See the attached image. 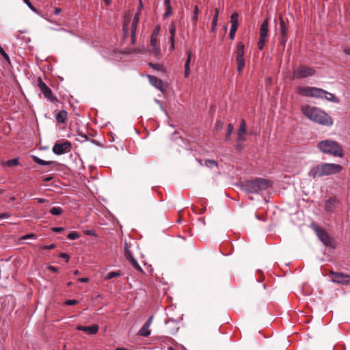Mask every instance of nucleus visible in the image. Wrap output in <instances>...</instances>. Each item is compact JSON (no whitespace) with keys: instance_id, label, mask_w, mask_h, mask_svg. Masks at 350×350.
Masks as SVG:
<instances>
[{"instance_id":"obj_46","label":"nucleus","mask_w":350,"mask_h":350,"mask_svg":"<svg viewBox=\"0 0 350 350\" xmlns=\"http://www.w3.org/2000/svg\"><path fill=\"white\" fill-rule=\"evenodd\" d=\"M10 217V215L8 213H2L0 214V219H7Z\"/></svg>"},{"instance_id":"obj_38","label":"nucleus","mask_w":350,"mask_h":350,"mask_svg":"<svg viewBox=\"0 0 350 350\" xmlns=\"http://www.w3.org/2000/svg\"><path fill=\"white\" fill-rule=\"evenodd\" d=\"M234 127L232 124H228L226 132V139H228L233 132Z\"/></svg>"},{"instance_id":"obj_28","label":"nucleus","mask_w":350,"mask_h":350,"mask_svg":"<svg viewBox=\"0 0 350 350\" xmlns=\"http://www.w3.org/2000/svg\"><path fill=\"white\" fill-rule=\"evenodd\" d=\"M237 63V71L241 72L243 67L245 66V60L243 58H236Z\"/></svg>"},{"instance_id":"obj_26","label":"nucleus","mask_w":350,"mask_h":350,"mask_svg":"<svg viewBox=\"0 0 350 350\" xmlns=\"http://www.w3.org/2000/svg\"><path fill=\"white\" fill-rule=\"evenodd\" d=\"M170 42H171V47L172 49H174V37H175V33H176V28L174 25H172L170 28Z\"/></svg>"},{"instance_id":"obj_6","label":"nucleus","mask_w":350,"mask_h":350,"mask_svg":"<svg viewBox=\"0 0 350 350\" xmlns=\"http://www.w3.org/2000/svg\"><path fill=\"white\" fill-rule=\"evenodd\" d=\"M315 74L314 69L306 66H299L293 71V77L295 79H304L312 77Z\"/></svg>"},{"instance_id":"obj_15","label":"nucleus","mask_w":350,"mask_h":350,"mask_svg":"<svg viewBox=\"0 0 350 350\" xmlns=\"http://www.w3.org/2000/svg\"><path fill=\"white\" fill-rule=\"evenodd\" d=\"M150 83L158 90H161L163 87L162 81L157 77L148 75Z\"/></svg>"},{"instance_id":"obj_39","label":"nucleus","mask_w":350,"mask_h":350,"mask_svg":"<svg viewBox=\"0 0 350 350\" xmlns=\"http://www.w3.org/2000/svg\"><path fill=\"white\" fill-rule=\"evenodd\" d=\"M265 38H262V37H260V38H259V40L258 42V46L260 50H262L265 46Z\"/></svg>"},{"instance_id":"obj_34","label":"nucleus","mask_w":350,"mask_h":350,"mask_svg":"<svg viewBox=\"0 0 350 350\" xmlns=\"http://www.w3.org/2000/svg\"><path fill=\"white\" fill-rule=\"evenodd\" d=\"M205 165L211 169L213 168L214 167L217 166V163L215 160L213 159H206L205 161Z\"/></svg>"},{"instance_id":"obj_16","label":"nucleus","mask_w":350,"mask_h":350,"mask_svg":"<svg viewBox=\"0 0 350 350\" xmlns=\"http://www.w3.org/2000/svg\"><path fill=\"white\" fill-rule=\"evenodd\" d=\"M186 53H187V59H186V62L185 64L184 77L185 78H187L190 75V73H191L190 63H191V51H187Z\"/></svg>"},{"instance_id":"obj_35","label":"nucleus","mask_w":350,"mask_h":350,"mask_svg":"<svg viewBox=\"0 0 350 350\" xmlns=\"http://www.w3.org/2000/svg\"><path fill=\"white\" fill-rule=\"evenodd\" d=\"M23 1L32 12L39 14L38 10L31 4L29 0H23Z\"/></svg>"},{"instance_id":"obj_7","label":"nucleus","mask_w":350,"mask_h":350,"mask_svg":"<svg viewBox=\"0 0 350 350\" xmlns=\"http://www.w3.org/2000/svg\"><path fill=\"white\" fill-rule=\"evenodd\" d=\"M37 85L44 94V97L51 102L53 103L57 100L56 97L53 94L51 90L46 85L40 77L38 79Z\"/></svg>"},{"instance_id":"obj_31","label":"nucleus","mask_w":350,"mask_h":350,"mask_svg":"<svg viewBox=\"0 0 350 350\" xmlns=\"http://www.w3.org/2000/svg\"><path fill=\"white\" fill-rule=\"evenodd\" d=\"M18 165H19V161H18V158L10 159L5 162V165L7 167L16 166Z\"/></svg>"},{"instance_id":"obj_24","label":"nucleus","mask_w":350,"mask_h":350,"mask_svg":"<svg viewBox=\"0 0 350 350\" xmlns=\"http://www.w3.org/2000/svg\"><path fill=\"white\" fill-rule=\"evenodd\" d=\"M218 16H219V10L217 8H216L215 10V14L213 16V21H212V27H211L212 31H215L216 30L217 25Z\"/></svg>"},{"instance_id":"obj_29","label":"nucleus","mask_w":350,"mask_h":350,"mask_svg":"<svg viewBox=\"0 0 350 350\" xmlns=\"http://www.w3.org/2000/svg\"><path fill=\"white\" fill-rule=\"evenodd\" d=\"M49 213L53 215H59L62 213V208L59 206H54L49 210Z\"/></svg>"},{"instance_id":"obj_54","label":"nucleus","mask_w":350,"mask_h":350,"mask_svg":"<svg viewBox=\"0 0 350 350\" xmlns=\"http://www.w3.org/2000/svg\"><path fill=\"white\" fill-rule=\"evenodd\" d=\"M344 53L350 56V46L344 49Z\"/></svg>"},{"instance_id":"obj_47","label":"nucleus","mask_w":350,"mask_h":350,"mask_svg":"<svg viewBox=\"0 0 350 350\" xmlns=\"http://www.w3.org/2000/svg\"><path fill=\"white\" fill-rule=\"evenodd\" d=\"M48 269L51 271H53V272H55V273H57L59 271L58 267H54V266H49L48 267Z\"/></svg>"},{"instance_id":"obj_60","label":"nucleus","mask_w":350,"mask_h":350,"mask_svg":"<svg viewBox=\"0 0 350 350\" xmlns=\"http://www.w3.org/2000/svg\"><path fill=\"white\" fill-rule=\"evenodd\" d=\"M154 101H155L157 104L160 105L161 108L163 109V107H162V105H161V101H160L159 100L157 99V98H155Z\"/></svg>"},{"instance_id":"obj_37","label":"nucleus","mask_w":350,"mask_h":350,"mask_svg":"<svg viewBox=\"0 0 350 350\" xmlns=\"http://www.w3.org/2000/svg\"><path fill=\"white\" fill-rule=\"evenodd\" d=\"M237 29L238 28L234 27H230V33H229V38L230 40H233L234 39Z\"/></svg>"},{"instance_id":"obj_55","label":"nucleus","mask_w":350,"mask_h":350,"mask_svg":"<svg viewBox=\"0 0 350 350\" xmlns=\"http://www.w3.org/2000/svg\"><path fill=\"white\" fill-rule=\"evenodd\" d=\"M27 238L36 239V235L34 234H27V235L24 237V239H27Z\"/></svg>"},{"instance_id":"obj_5","label":"nucleus","mask_w":350,"mask_h":350,"mask_svg":"<svg viewBox=\"0 0 350 350\" xmlns=\"http://www.w3.org/2000/svg\"><path fill=\"white\" fill-rule=\"evenodd\" d=\"M319 150L326 154L342 158L344 156V151L342 146L337 142L332 139L320 141L317 144Z\"/></svg>"},{"instance_id":"obj_18","label":"nucleus","mask_w":350,"mask_h":350,"mask_svg":"<svg viewBox=\"0 0 350 350\" xmlns=\"http://www.w3.org/2000/svg\"><path fill=\"white\" fill-rule=\"evenodd\" d=\"M269 22L267 19L264 20L260 28V37L266 38L268 33Z\"/></svg>"},{"instance_id":"obj_41","label":"nucleus","mask_w":350,"mask_h":350,"mask_svg":"<svg viewBox=\"0 0 350 350\" xmlns=\"http://www.w3.org/2000/svg\"><path fill=\"white\" fill-rule=\"evenodd\" d=\"M78 303V301L76 299H68L66 301V304L68 306H73Z\"/></svg>"},{"instance_id":"obj_33","label":"nucleus","mask_w":350,"mask_h":350,"mask_svg":"<svg viewBox=\"0 0 350 350\" xmlns=\"http://www.w3.org/2000/svg\"><path fill=\"white\" fill-rule=\"evenodd\" d=\"M200 12V10H199V8L197 5H195L194 6V10H193V16L191 17V21L193 23H196L198 19V14Z\"/></svg>"},{"instance_id":"obj_17","label":"nucleus","mask_w":350,"mask_h":350,"mask_svg":"<svg viewBox=\"0 0 350 350\" xmlns=\"http://www.w3.org/2000/svg\"><path fill=\"white\" fill-rule=\"evenodd\" d=\"M128 256L129 258H126L127 260L129 262L130 265L135 268L136 270H138L139 271H143L142 268L139 265L136 259L134 258L133 255L132 254L131 252H128Z\"/></svg>"},{"instance_id":"obj_42","label":"nucleus","mask_w":350,"mask_h":350,"mask_svg":"<svg viewBox=\"0 0 350 350\" xmlns=\"http://www.w3.org/2000/svg\"><path fill=\"white\" fill-rule=\"evenodd\" d=\"M85 234L89 236H96V234L94 230H87L85 231Z\"/></svg>"},{"instance_id":"obj_53","label":"nucleus","mask_w":350,"mask_h":350,"mask_svg":"<svg viewBox=\"0 0 350 350\" xmlns=\"http://www.w3.org/2000/svg\"><path fill=\"white\" fill-rule=\"evenodd\" d=\"M135 33H136L131 32V42H132V44H134L135 42Z\"/></svg>"},{"instance_id":"obj_20","label":"nucleus","mask_w":350,"mask_h":350,"mask_svg":"<svg viewBox=\"0 0 350 350\" xmlns=\"http://www.w3.org/2000/svg\"><path fill=\"white\" fill-rule=\"evenodd\" d=\"M32 159L36 163H37L38 165H56L55 161H46L44 160L40 159L38 157L35 156V155L32 156Z\"/></svg>"},{"instance_id":"obj_44","label":"nucleus","mask_w":350,"mask_h":350,"mask_svg":"<svg viewBox=\"0 0 350 350\" xmlns=\"http://www.w3.org/2000/svg\"><path fill=\"white\" fill-rule=\"evenodd\" d=\"M128 252H131V251H130V250L129 248L128 243L126 242L125 244H124V253H125L126 258H129Z\"/></svg>"},{"instance_id":"obj_50","label":"nucleus","mask_w":350,"mask_h":350,"mask_svg":"<svg viewBox=\"0 0 350 350\" xmlns=\"http://www.w3.org/2000/svg\"><path fill=\"white\" fill-rule=\"evenodd\" d=\"M152 51L154 54L157 55L159 52V47L157 46V45L152 46Z\"/></svg>"},{"instance_id":"obj_58","label":"nucleus","mask_w":350,"mask_h":350,"mask_svg":"<svg viewBox=\"0 0 350 350\" xmlns=\"http://www.w3.org/2000/svg\"><path fill=\"white\" fill-rule=\"evenodd\" d=\"M81 282H86L88 281V278H79V280Z\"/></svg>"},{"instance_id":"obj_36","label":"nucleus","mask_w":350,"mask_h":350,"mask_svg":"<svg viewBox=\"0 0 350 350\" xmlns=\"http://www.w3.org/2000/svg\"><path fill=\"white\" fill-rule=\"evenodd\" d=\"M67 237L70 240H75V239H77L78 238H79V234L76 231H73V232H70L68 234Z\"/></svg>"},{"instance_id":"obj_4","label":"nucleus","mask_w":350,"mask_h":350,"mask_svg":"<svg viewBox=\"0 0 350 350\" xmlns=\"http://www.w3.org/2000/svg\"><path fill=\"white\" fill-rule=\"evenodd\" d=\"M298 92L300 94L307 97L325 98L334 103H338L340 102V99L334 94L316 87L299 88Z\"/></svg>"},{"instance_id":"obj_43","label":"nucleus","mask_w":350,"mask_h":350,"mask_svg":"<svg viewBox=\"0 0 350 350\" xmlns=\"http://www.w3.org/2000/svg\"><path fill=\"white\" fill-rule=\"evenodd\" d=\"M59 256V258L66 259V262H68L69 258H70L69 255L66 253H61Z\"/></svg>"},{"instance_id":"obj_19","label":"nucleus","mask_w":350,"mask_h":350,"mask_svg":"<svg viewBox=\"0 0 350 350\" xmlns=\"http://www.w3.org/2000/svg\"><path fill=\"white\" fill-rule=\"evenodd\" d=\"M67 111L62 109L60 110L55 116L56 121L58 123L64 124L67 118Z\"/></svg>"},{"instance_id":"obj_1","label":"nucleus","mask_w":350,"mask_h":350,"mask_svg":"<svg viewBox=\"0 0 350 350\" xmlns=\"http://www.w3.org/2000/svg\"><path fill=\"white\" fill-rule=\"evenodd\" d=\"M304 115L309 120L323 126H331L334 122L332 117L319 108L306 105L301 108Z\"/></svg>"},{"instance_id":"obj_30","label":"nucleus","mask_w":350,"mask_h":350,"mask_svg":"<svg viewBox=\"0 0 350 350\" xmlns=\"http://www.w3.org/2000/svg\"><path fill=\"white\" fill-rule=\"evenodd\" d=\"M138 22H139V17H138V16L135 15L133 19L132 24H131L132 33H136Z\"/></svg>"},{"instance_id":"obj_61","label":"nucleus","mask_w":350,"mask_h":350,"mask_svg":"<svg viewBox=\"0 0 350 350\" xmlns=\"http://www.w3.org/2000/svg\"><path fill=\"white\" fill-rule=\"evenodd\" d=\"M116 350H129V349L123 348V347H118L116 349Z\"/></svg>"},{"instance_id":"obj_48","label":"nucleus","mask_w":350,"mask_h":350,"mask_svg":"<svg viewBox=\"0 0 350 350\" xmlns=\"http://www.w3.org/2000/svg\"><path fill=\"white\" fill-rule=\"evenodd\" d=\"M55 247V244H51V245H45L43 247V249L44 250H52V249H54Z\"/></svg>"},{"instance_id":"obj_62","label":"nucleus","mask_w":350,"mask_h":350,"mask_svg":"<svg viewBox=\"0 0 350 350\" xmlns=\"http://www.w3.org/2000/svg\"><path fill=\"white\" fill-rule=\"evenodd\" d=\"M44 201H45V200H44V199H43V198H40V199L38 200V202H44Z\"/></svg>"},{"instance_id":"obj_2","label":"nucleus","mask_w":350,"mask_h":350,"mask_svg":"<svg viewBox=\"0 0 350 350\" xmlns=\"http://www.w3.org/2000/svg\"><path fill=\"white\" fill-rule=\"evenodd\" d=\"M341 165L336 163H321L313 166L308 172L310 178H316L324 176H330L339 173L342 170Z\"/></svg>"},{"instance_id":"obj_64","label":"nucleus","mask_w":350,"mask_h":350,"mask_svg":"<svg viewBox=\"0 0 350 350\" xmlns=\"http://www.w3.org/2000/svg\"><path fill=\"white\" fill-rule=\"evenodd\" d=\"M74 274H75V275H77V274H79V271H78V270H75V271H74Z\"/></svg>"},{"instance_id":"obj_57","label":"nucleus","mask_w":350,"mask_h":350,"mask_svg":"<svg viewBox=\"0 0 350 350\" xmlns=\"http://www.w3.org/2000/svg\"><path fill=\"white\" fill-rule=\"evenodd\" d=\"M53 179V177L52 176H46L44 178V180L45 182H49L51 181V180Z\"/></svg>"},{"instance_id":"obj_27","label":"nucleus","mask_w":350,"mask_h":350,"mask_svg":"<svg viewBox=\"0 0 350 350\" xmlns=\"http://www.w3.org/2000/svg\"><path fill=\"white\" fill-rule=\"evenodd\" d=\"M122 275V272L120 271H111L107 273V275L105 277V279L108 280L112 279L116 277H119Z\"/></svg>"},{"instance_id":"obj_13","label":"nucleus","mask_w":350,"mask_h":350,"mask_svg":"<svg viewBox=\"0 0 350 350\" xmlns=\"http://www.w3.org/2000/svg\"><path fill=\"white\" fill-rule=\"evenodd\" d=\"M246 134V122L244 119H242L240 123L239 129L238 131L237 141L243 142L245 140V135Z\"/></svg>"},{"instance_id":"obj_63","label":"nucleus","mask_w":350,"mask_h":350,"mask_svg":"<svg viewBox=\"0 0 350 350\" xmlns=\"http://www.w3.org/2000/svg\"><path fill=\"white\" fill-rule=\"evenodd\" d=\"M200 220L202 221L203 225H205V221H204V219L203 218H200Z\"/></svg>"},{"instance_id":"obj_51","label":"nucleus","mask_w":350,"mask_h":350,"mask_svg":"<svg viewBox=\"0 0 350 350\" xmlns=\"http://www.w3.org/2000/svg\"><path fill=\"white\" fill-rule=\"evenodd\" d=\"M156 43H157V39L154 36V35H152V36H151V44H152V46L156 45Z\"/></svg>"},{"instance_id":"obj_3","label":"nucleus","mask_w":350,"mask_h":350,"mask_svg":"<svg viewBox=\"0 0 350 350\" xmlns=\"http://www.w3.org/2000/svg\"><path fill=\"white\" fill-rule=\"evenodd\" d=\"M272 184L270 180L262 178H256L254 179L245 180L242 183L241 188L246 193H259L271 187Z\"/></svg>"},{"instance_id":"obj_32","label":"nucleus","mask_w":350,"mask_h":350,"mask_svg":"<svg viewBox=\"0 0 350 350\" xmlns=\"http://www.w3.org/2000/svg\"><path fill=\"white\" fill-rule=\"evenodd\" d=\"M129 21H124L123 24V35L124 38H126L129 36Z\"/></svg>"},{"instance_id":"obj_8","label":"nucleus","mask_w":350,"mask_h":350,"mask_svg":"<svg viewBox=\"0 0 350 350\" xmlns=\"http://www.w3.org/2000/svg\"><path fill=\"white\" fill-rule=\"evenodd\" d=\"M71 148V144L68 141L63 143H56L53 147V152L57 155H62L68 152Z\"/></svg>"},{"instance_id":"obj_10","label":"nucleus","mask_w":350,"mask_h":350,"mask_svg":"<svg viewBox=\"0 0 350 350\" xmlns=\"http://www.w3.org/2000/svg\"><path fill=\"white\" fill-rule=\"evenodd\" d=\"M280 26L281 32L280 40L281 44L284 46L288 40V26L287 22L282 16L280 17Z\"/></svg>"},{"instance_id":"obj_22","label":"nucleus","mask_w":350,"mask_h":350,"mask_svg":"<svg viewBox=\"0 0 350 350\" xmlns=\"http://www.w3.org/2000/svg\"><path fill=\"white\" fill-rule=\"evenodd\" d=\"M325 208L326 211L333 212L335 208V201L332 198L327 200L325 201Z\"/></svg>"},{"instance_id":"obj_23","label":"nucleus","mask_w":350,"mask_h":350,"mask_svg":"<svg viewBox=\"0 0 350 350\" xmlns=\"http://www.w3.org/2000/svg\"><path fill=\"white\" fill-rule=\"evenodd\" d=\"M164 5L165 7L166 12L163 15V18H166L172 14V8L170 5V0H164Z\"/></svg>"},{"instance_id":"obj_25","label":"nucleus","mask_w":350,"mask_h":350,"mask_svg":"<svg viewBox=\"0 0 350 350\" xmlns=\"http://www.w3.org/2000/svg\"><path fill=\"white\" fill-rule=\"evenodd\" d=\"M230 23L232 24L231 27L238 28L239 25V15L237 12H234L230 16Z\"/></svg>"},{"instance_id":"obj_9","label":"nucleus","mask_w":350,"mask_h":350,"mask_svg":"<svg viewBox=\"0 0 350 350\" xmlns=\"http://www.w3.org/2000/svg\"><path fill=\"white\" fill-rule=\"evenodd\" d=\"M331 274L332 275L331 281L334 283L345 284L350 281V276L347 274L334 271H332Z\"/></svg>"},{"instance_id":"obj_56","label":"nucleus","mask_w":350,"mask_h":350,"mask_svg":"<svg viewBox=\"0 0 350 350\" xmlns=\"http://www.w3.org/2000/svg\"><path fill=\"white\" fill-rule=\"evenodd\" d=\"M215 127L217 129H221V124L220 121H217L215 124Z\"/></svg>"},{"instance_id":"obj_14","label":"nucleus","mask_w":350,"mask_h":350,"mask_svg":"<svg viewBox=\"0 0 350 350\" xmlns=\"http://www.w3.org/2000/svg\"><path fill=\"white\" fill-rule=\"evenodd\" d=\"M78 330L83 331L88 333L90 335H93L97 333L98 327L97 325H92L90 326H82L79 325L77 328Z\"/></svg>"},{"instance_id":"obj_21","label":"nucleus","mask_w":350,"mask_h":350,"mask_svg":"<svg viewBox=\"0 0 350 350\" xmlns=\"http://www.w3.org/2000/svg\"><path fill=\"white\" fill-rule=\"evenodd\" d=\"M244 57V44L242 42H238L237 44L236 58H243Z\"/></svg>"},{"instance_id":"obj_11","label":"nucleus","mask_w":350,"mask_h":350,"mask_svg":"<svg viewBox=\"0 0 350 350\" xmlns=\"http://www.w3.org/2000/svg\"><path fill=\"white\" fill-rule=\"evenodd\" d=\"M312 229L316 232L319 239L325 245H328L330 241L329 237L317 224H312Z\"/></svg>"},{"instance_id":"obj_49","label":"nucleus","mask_w":350,"mask_h":350,"mask_svg":"<svg viewBox=\"0 0 350 350\" xmlns=\"http://www.w3.org/2000/svg\"><path fill=\"white\" fill-rule=\"evenodd\" d=\"M79 135L81 137L82 142H85L88 139V137L85 134H79Z\"/></svg>"},{"instance_id":"obj_52","label":"nucleus","mask_w":350,"mask_h":350,"mask_svg":"<svg viewBox=\"0 0 350 350\" xmlns=\"http://www.w3.org/2000/svg\"><path fill=\"white\" fill-rule=\"evenodd\" d=\"M61 11H62L61 8H55L54 11H53V14L54 15H57V14H59L61 12Z\"/></svg>"},{"instance_id":"obj_59","label":"nucleus","mask_w":350,"mask_h":350,"mask_svg":"<svg viewBox=\"0 0 350 350\" xmlns=\"http://www.w3.org/2000/svg\"><path fill=\"white\" fill-rule=\"evenodd\" d=\"M103 1L107 5H111V0H103Z\"/></svg>"},{"instance_id":"obj_12","label":"nucleus","mask_w":350,"mask_h":350,"mask_svg":"<svg viewBox=\"0 0 350 350\" xmlns=\"http://www.w3.org/2000/svg\"><path fill=\"white\" fill-rule=\"evenodd\" d=\"M153 315L149 317V318L146 320V321L144 323L141 329H139L138 334L140 336L148 337L150 335V331L149 330V327L150 326L152 319Z\"/></svg>"},{"instance_id":"obj_45","label":"nucleus","mask_w":350,"mask_h":350,"mask_svg":"<svg viewBox=\"0 0 350 350\" xmlns=\"http://www.w3.org/2000/svg\"><path fill=\"white\" fill-rule=\"evenodd\" d=\"M52 230L55 232L59 233L64 230L63 227H54L52 228Z\"/></svg>"},{"instance_id":"obj_40","label":"nucleus","mask_w":350,"mask_h":350,"mask_svg":"<svg viewBox=\"0 0 350 350\" xmlns=\"http://www.w3.org/2000/svg\"><path fill=\"white\" fill-rule=\"evenodd\" d=\"M148 66L153 68V69H155V70H159L161 69V65L159 64H153V63H148Z\"/></svg>"}]
</instances>
